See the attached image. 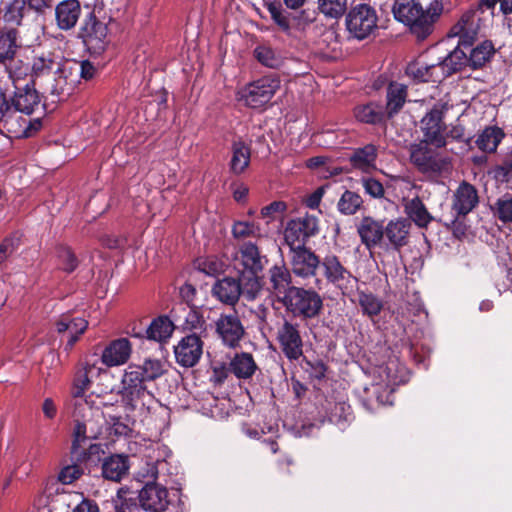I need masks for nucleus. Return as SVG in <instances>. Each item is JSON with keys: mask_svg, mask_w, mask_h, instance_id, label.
<instances>
[{"mask_svg": "<svg viewBox=\"0 0 512 512\" xmlns=\"http://www.w3.org/2000/svg\"><path fill=\"white\" fill-rule=\"evenodd\" d=\"M102 476L110 481L120 482L129 470V460L125 455L114 454L102 462Z\"/></svg>", "mask_w": 512, "mask_h": 512, "instance_id": "37", "label": "nucleus"}, {"mask_svg": "<svg viewBox=\"0 0 512 512\" xmlns=\"http://www.w3.org/2000/svg\"><path fill=\"white\" fill-rule=\"evenodd\" d=\"M328 161V157L315 156L309 158L306 162V165L310 169H321V173L323 174L324 177H327L326 173H328L330 176L339 175L342 172V170L338 167H333L332 169L326 167Z\"/></svg>", "mask_w": 512, "mask_h": 512, "instance_id": "61", "label": "nucleus"}, {"mask_svg": "<svg viewBox=\"0 0 512 512\" xmlns=\"http://www.w3.org/2000/svg\"><path fill=\"white\" fill-rule=\"evenodd\" d=\"M198 268L208 276H218L225 270V264L216 257H207L199 261Z\"/></svg>", "mask_w": 512, "mask_h": 512, "instance_id": "58", "label": "nucleus"}, {"mask_svg": "<svg viewBox=\"0 0 512 512\" xmlns=\"http://www.w3.org/2000/svg\"><path fill=\"white\" fill-rule=\"evenodd\" d=\"M55 327L58 333L70 332L71 336L67 341L66 347L72 348L78 341L79 336L86 331L88 321L83 317H74L71 312H66L61 314L55 321Z\"/></svg>", "mask_w": 512, "mask_h": 512, "instance_id": "28", "label": "nucleus"}, {"mask_svg": "<svg viewBox=\"0 0 512 512\" xmlns=\"http://www.w3.org/2000/svg\"><path fill=\"white\" fill-rule=\"evenodd\" d=\"M91 370L92 367L86 365L76 371L71 384L70 399L67 401L69 410L78 409L79 411L82 410L83 406L95 404L92 399L93 394L86 396V392L91 385L89 377Z\"/></svg>", "mask_w": 512, "mask_h": 512, "instance_id": "19", "label": "nucleus"}, {"mask_svg": "<svg viewBox=\"0 0 512 512\" xmlns=\"http://www.w3.org/2000/svg\"><path fill=\"white\" fill-rule=\"evenodd\" d=\"M358 301L363 313L369 317L377 316L383 308L382 301L372 293L360 292Z\"/></svg>", "mask_w": 512, "mask_h": 512, "instance_id": "54", "label": "nucleus"}, {"mask_svg": "<svg viewBox=\"0 0 512 512\" xmlns=\"http://www.w3.org/2000/svg\"><path fill=\"white\" fill-rule=\"evenodd\" d=\"M280 86L281 81L278 76H263L247 84L239 92L240 100L249 108H261L270 102Z\"/></svg>", "mask_w": 512, "mask_h": 512, "instance_id": "12", "label": "nucleus"}, {"mask_svg": "<svg viewBox=\"0 0 512 512\" xmlns=\"http://www.w3.org/2000/svg\"><path fill=\"white\" fill-rule=\"evenodd\" d=\"M512 175V153L504 158L495 168V177L502 181H509Z\"/></svg>", "mask_w": 512, "mask_h": 512, "instance_id": "64", "label": "nucleus"}, {"mask_svg": "<svg viewBox=\"0 0 512 512\" xmlns=\"http://www.w3.org/2000/svg\"><path fill=\"white\" fill-rule=\"evenodd\" d=\"M386 110L388 117L398 113L406 102L407 86L398 82H391L387 87Z\"/></svg>", "mask_w": 512, "mask_h": 512, "instance_id": "46", "label": "nucleus"}, {"mask_svg": "<svg viewBox=\"0 0 512 512\" xmlns=\"http://www.w3.org/2000/svg\"><path fill=\"white\" fill-rule=\"evenodd\" d=\"M265 6L271 19L286 35H291L292 30L305 31L316 21L318 16L316 9H303L302 7L299 10L290 12L283 8L282 4L278 2H269Z\"/></svg>", "mask_w": 512, "mask_h": 512, "instance_id": "7", "label": "nucleus"}, {"mask_svg": "<svg viewBox=\"0 0 512 512\" xmlns=\"http://www.w3.org/2000/svg\"><path fill=\"white\" fill-rule=\"evenodd\" d=\"M440 0H433L424 8L419 0H395L394 18L409 28L418 40H424L434 31L435 23L443 13Z\"/></svg>", "mask_w": 512, "mask_h": 512, "instance_id": "3", "label": "nucleus"}, {"mask_svg": "<svg viewBox=\"0 0 512 512\" xmlns=\"http://www.w3.org/2000/svg\"><path fill=\"white\" fill-rule=\"evenodd\" d=\"M276 341L281 352L289 361H297L303 356L304 341L300 324L284 319L277 328Z\"/></svg>", "mask_w": 512, "mask_h": 512, "instance_id": "14", "label": "nucleus"}, {"mask_svg": "<svg viewBox=\"0 0 512 512\" xmlns=\"http://www.w3.org/2000/svg\"><path fill=\"white\" fill-rule=\"evenodd\" d=\"M240 258L245 274H260L268 260L261 255L258 247L252 242H246L240 247Z\"/></svg>", "mask_w": 512, "mask_h": 512, "instance_id": "29", "label": "nucleus"}, {"mask_svg": "<svg viewBox=\"0 0 512 512\" xmlns=\"http://www.w3.org/2000/svg\"><path fill=\"white\" fill-rule=\"evenodd\" d=\"M427 142L420 141L410 144L408 148L411 164L422 174H440L444 170L446 161L429 147Z\"/></svg>", "mask_w": 512, "mask_h": 512, "instance_id": "16", "label": "nucleus"}, {"mask_svg": "<svg viewBox=\"0 0 512 512\" xmlns=\"http://www.w3.org/2000/svg\"><path fill=\"white\" fill-rule=\"evenodd\" d=\"M281 302L287 312L303 320L316 318L323 310V299L319 293L303 287H289Z\"/></svg>", "mask_w": 512, "mask_h": 512, "instance_id": "5", "label": "nucleus"}, {"mask_svg": "<svg viewBox=\"0 0 512 512\" xmlns=\"http://www.w3.org/2000/svg\"><path fill=\"white\" fill-rule=\"evenodd\" d=\"M251 146L242 139L233 140L231 144V159L229 168L231 173L241 175L250 165Z\"/></svg>", "mask_w": 512, "mask_h": 512, "instance_id": "35", "label": "nucleus"}, {"mask_svg": "<svg viewBox=\"0 0 512 512\" xmlns=\"http://www.w3.org/2000/svg\"><path fill=\"white\" fill-rule=\"evenodd\" d=\"M317 11L328 19H339L347 10V0H317Z\"/></svg>", "mask_w": 512, "mask_h": 512, "instance_id": "50", "label": "nucleus"}, {"mask_svg": "<svg viewBox=\"0 0 512 512\" xmlns=\"http://www.w3.org/2000/svg\"><path fill=\"white\" fill-rule=\"evenodd\" d=\"M5 67L14 86H18L17 82L19 80H23L27 76L31 77V64L24 63L22 60L14 58L13 62H9Z\"/></svg>", "mask_w": 512, "mask_h": 512, "instance_id": "55", "label": "nucleus"}, {"mask_svg": "<svg viewBox=\"0 0 512 512\" xmlns=\"http://www.w3.org/2000/svg\"><path fill=\"white\" fill-rule=\"evenodd\" d=\"M505 136L506 134L502 128L496 125L486 126L478 134L475 145L484 153H494Z\"/></svg>", "mask_w": 512, "mask_h": 512, "instance_id": "42", "label": "nucleus"}, {"mask_svg": "<svg viewBox=\"0 0 512 512\" xmlns=\"http://www.w3.org/2000/svg\"><path fill=\"white\" fill-rule=\"evenodd\" d=\"M81 37L89 49L95 52L103 51L108 44L107 24L90 13L81 28Z\"/></svg>", "mask_w": 512, "mask_h": 512, "instance_id": "20", "label": "nucleus"}, {"mask_svg": "<svg viewBox=\"0 0 512 512\" xmlns=\"http://www.w3.org/2000/svg\"><path fill=\"white\" fill-rule=\"evenodd\" d=\"M355 118L366 124H380L385 117L383 107L375 102L361 104L354 108Z\"/></svg>", "mask_w": 512, "mask_h": 512, "instance_id": "47", "label": "nucleus"}, {"mask_svg": "<svg viewBox=\"0 0 512 512\" xmlns=\"http://www.w3.org/2000/svg\"><path fill=\"white\" fill-rule=\"evenodd\" d=\"M253 53L257 61L265 67L275 69L282 65V57L271 46L258 45Z\"/></svg>", "mask_w": 512, "mask_h": 512, "instance_id": "51", "label": "nucleus"}, {"mask_svg": "<svg viewBox=\"0 0 512 512\" xmlns=\"http://www.w3.org/2000/svg\"><path fill=\"white\" fill-rule=\"evenodd\" d=\"M203 353V341L196 335L183 337L174 347L176 362L182 367H193L201 359Z\"/></svg>", "mask_w": 512, "mask_h": 512, "instance_id": "23", "label": "nucleus"}, {"mask_svg": "<svg viewBox=\"0 0 512 512\" xmlns=\"http://www.w3.org/2000/svg\"><path fill=\"white\" fill-rule=\"evenodd\" d=\"M175 325L168 316H158L146 329V338L156 342H165L174 331Z\"/></svg>", "mask_w": 512, "mask_h": 512, "instance_id": "45", "label": "nucleus"}, {"mask_svg": "<svg viewBox=\"0 0 512 512\" xmlns=\"http://www.w3.org/2000/svg\"><path fill=\"white\" fill-rule=\"evenodd\" d=\"M76 69L71 67L69 60H66L62 61L55 70L50 94L58 101L68 99L77 89L79 79H77Z\"/></svg>", "mask_w": 512, "mask_h": 512, "instance_id": "17", "label": "nucleus"}, {"mask_svg": "<svg viewBox=\"0 0 512 512\" xmlns=\"http://www.w3.org/2000/svg\"><path fill=\"white\" fill-rule=\"evenodd\" d=\"M494 216L502 223L512 222V195L505 194L498 198L491 207Z\"/></svg>", "mask_w": 512, "mask_h": 512, "instance_id": "53", "label": "nucleus"}, {"mask_svg": "<svg viewBox=\"0 0 512 512\" xmlns=\"http://www.w3.org/2000/svg\"><path fill=\"white\" fill-rule=\"evenodd\" d=\"M379 377L382 385H377L376 389L384 386L390 392L394 391V387L405 383L408 380L407 369L397 360H389L385 366L379 368Z\"/></svg>", "mask_w": 512, "mask_h": 512, "instance_id": "30", "label": "nucleus"}, {"mask_svg": "<svg viewBox=\"0 0 512 512\" xmlns=\"http://www.w3.org/2000/svg\"><path fill=\"white\" fill-rule=\"evenodd\" d=\"M215 330L223 345L229 348L238 347L245 335V328L236 312L220 314L215 322Z\"/></svg>", "mask_w": 512, "mask_h": 512, "instance_id": "18", "label": "nucleus"}, {"mask_svg": "<svg viewBox=\"0 0 512 512\" xmlns=\"http://www.w3.org/2000/svg\"><path fill=\"white\" fill-rule=\"evenodd\" d=\"M457 53L461 70L469 68L472 71L484 70L489 67L496 56L497 49L490 39L476 41L469 47L454 48Z\"/></svg>", "mask_w": 512, "mask_h": 512, "instance_id": "9", "label": "nucleus"}, {"mask_svg": "<svg viewBox=\"0 0 512 512\" xmlns=\"http://www.w3.org/2000/svg\"><path fill=\"white\" fill-rule=\"evenodd\" d=\"M69 63L72 68H77L76 69L77 79L80 80L82 78L85 80H90L93 78L96 69H95L94 65L91 62H89L88 60H84V61L69 60Z\"/></svg>", "mask_w": 512, "mask_h": 512, "instance_id": "62", "label": "nucleus"}, {"mask_svg": "<svg viewBox=\"0 0 512 512\" xmlns=\"http://www.w3.org/2000/svg\"><path fill=\"white\" fill-rule=\"evenodd\" d=\"M61 60L55 57L52 53H42L33 57L31 63V78L35 82L36 78H40L50 73H54L55 70L61 64Z\"/></svg>", "mask_w": 512, "mask_h": 512, "instance_id": "44", "label": "nucleus"}, {"mask_svg": "<svg viewBox=\"0 0 512 512\" xmlns=\"http://www.w3.org/2000/svg\"><path fill=\"white\" fill-rule=\"evenodd\" d=\"M362 204V197L358 193L346 190L340 197L337 208L343 215H354Z\"/></svg>", "mask_w": 512, "mask_h": 512, "instance_id": "52", "label": "nucleus"}, {"mask_svg": "<svg viewBox=\"0 0 512 512\" xmlns=\"http://www.w3.org/2000/svg\"><path fill=\"white\" fill-rule=\"evenodd\" d=\"M453 107L447 99H439L421 119V131L424 139L431 146L443 148L446 146L447 126L444 116Z\"/></svg>", "mask_w": 512, "mask_h": 512, "instance_id": "8", "label": "nucleus"}, {"mask_svg": "<svg viewBox=\"0 0 512 512\" xmlns=\"http://www.w3.org/2000/svg\"><path fill=\"white\" fill-rule=\"evenodd\" d=\"M458 60L457 53L452 50L439 62L430 64L431 82H441L447 77L462 71Z\"/></svg>", "mask_w": 512, "mask_h": 512, "instance_id": "41", "label": "nucleus"}, {"mask_svg": "<svg viewBox=\"0 0 512 512\" xmlns=\"http://www.w3.org/2000/svg\"><path fill=\"white\" fill-rule=\"evenodd\" d=\"M259 232V227L248 221H236L232 226V235L234 238H247L255 236Z\"/></svg>", "mask_w": 512, "mask_h": 512, "instance_id": "60", "label": "nucleus"}, {"mask_svg": "<svg viewBox=\"0 0 512 512\" xmlns=\"http://www.w3.org/2000/svg\"><path fill=\"white\" fill-rule=\"evenodd\" d=\"M81 14L78 0H63L55 8L56 22L61 30L73 28Z\"/></svg>", "mask_w": 512, "mask_h": 512, "instance_id": "34", "label": "nucleus"}, {"mask_svg": "<svg viewBox=\"0 0 512 512\" xmlns=\"http://www.w3.org/2000/svg\"><path fill=\"white\" fill-rule=\"evenodd\" d=\"M406 74L416 82H431L430 65L420 61L410 62L406 67Z\"/></svg>", "mask_w": 512, "mask_h": 512, "instance_id": "57", "label": "nucleus"}, {"mask_svg": "<svg viewBox=\"0 0 512 512\" xmlns=\"http://www.w3.org/2000/svg\"><path fill=\"white\" fill-rule=\"evenodd\" d=\"M326 414L330 423L345 430L353 421L354 415L347 401L326 399Z\"/></svg>", "mask_w": 512, "mask_h": 512, "instance_id": "31", "label": "nucleus"}, {"mask_svg": "<svg viewBox=\"0 0 512 512\" xmlns=\"http://www.w3.org/2000/svg\"><path fill=\"white\" fill-rule=\"evenodd\" d=\"M289 261L291 271L303 280L313 279L315 287L322 288L323 281L317 277V270L321 268L322 259L307 246L289 248Z\"/></svg>", "mask_w": 512, "mask_h": 512, "instance_id": "11", "label": "nucleus"}, {"mask_svg": "<svg viewBox=\"0 0 512 512\" xmlns=\"http://www.w3.org/2000/svg\"><path fill=\"white\" fill-rule=\"evenodd\" d=\"M132 354V344L127 338H118L109 342L101 353V362L106 367L126 364Z\"/></svg>", "mask_w": 512, "mask_h": 512, "instance_id": "25", "label": "nucleus"}, {"mask_svg": "<svg viewBox=\"0 0 512 512\" xmlns=\"http://www.w3.org/2000/svg\"><path fill=\"white\" fill-rule=\"evenodd\" d=\"M21 48L19 32L16 28H0V64L7 66L13 62Z\"/></svg>", "mask_w": 512, "mask_h": 512, "instance_id": "33", "label": "nucleus"}, {"mask_svg": "<svg viewBox=\"0 0 512 512\" xmlns=\"http://www.w3.org/2000/svg\"><path fill=\"white\" fill-rule=\"evenodd\" d=\"M243 290L240 287V281L233 277H224L218 279L212 286V296L219 302L229 306H235Z\"/></svg>", "mask_w": 512, "mask_h": 512, "instance_id": "27", "label": "nucleus"}, {"mask_svg": "<svg viewBox=\"0 0 512 512\" xmlns=\"http://www.w3.org/2000/svg\"><path fill=\"white\" fill-rule=\"evenodd\" d=\"M376 10L368 4H357L346 14L348 32L356 39L363 40L377 29Z\"/></svg>", "mask_w": 512, "mask_h": 512, "instance_id": "13", "label": "nucleus"}, {"mask_svg": "<svg viewBox=\"0 0 512 512\" xmlns=\"http://www.w3.org/2000/svg\"><path fill=\"white\" fill-rule=\"evenodd\" d=\"M362 185L365 193L371 197L382 198L384 196L385 190L383 184L380 181L371 177H363Z\"/></svg>", "mask_w": 512, "mask_h": 512, "instance_id": "63", "label": "nucleus"}, {"mask_svg": "<svg viewBox=\"0 0 512 512\" xmlns=\"http://www.w3.org/2000/svg\"><path fill=\"white\" fill-rule=\"evenodd\" d=\"M361 242L368 250L378 246L384 237L383 225L372 217H363L357 226Z\"/></svg>", "mask_w": 512, "mask_h": 512, "instance_id": "32", "label": "nucleus"}, {"mask_svg": "<svg viewBox=\"0 0 512 512\" xmlns=\"http://www.w3.org/2000/svg\"><path fill=\"white\" fill-rule=\"evenodd\" d=\"M165 363L156 358H146L141 364H129L121 378L118 395L127 411H149L155 400L147 383L155 381L166 373Z\"/></svg>", "mask_w": 512, "mask_h": 512, "instance_id": "1", "label": "nucleus"}, {"mask_svg": "<svg viewBox=\"0 0 512 512\" xmlns=\"http://www.w3.org/2000/svg\"><path fill=\"white\" fill-rule=\"evenodd\" d=\"M240 287L243 290L241 296L248 302L255 301L263 291V285L259 274L242 273Z\"/></svg>", "mask_w": 512, "mask_h": 512, "instance_id": "49", "label": "nucleus"}, {"mask_svg": "<svg viewBox=\"0 0 512 512\" xmlns=\"http://www.w3.org/2000/svg\"><path fill=\"white\" fill-rule=\"evenodd\" d=\"M99 402L83 406L82 410H71L74 419L73 439L71 445V457L79 463L88 459V442L99 438L103 431V423L106 421L98 405H107L100 395L96 396Z\"/></svg>", "mask_w": 512, "mask_h": 512, "instance_id": "2", "label": "nucleus"}, {"mask_svg": "<svg viewBox=\"0 0 512 512\" xmlns=\"http://www.w3.org/2000/svg\"><path fill=\"white\" fill-rule=\"evenodd\" d=\"M403 208L408 219L414 222L419 228H427L434 220L433 216L418 196L412 199H405Z\"/></svg>", "mask_w": 512, "mask_h": 512, "instance_id": "38", "label": "nucleus"}, {"mask_svg": "<svg viewBox=\"0 0 512 512\" xmlns=\"http://www.w3.org/2000/svg\"><path fill=\"white\" fill-rule=\"evenodd\" d=\"M319 232V221L315 215L304 216L290 220L284 231V241L289 248L306 246L309 238Z\"/></svg>", "mask_w": 512, "mask_h": 512, "instance_id": "15", "label": "nucleus"}, {"mask_svg": "<svg viewBox=\"0 0 512 512\" xmlns=\"http://www.w3.org/2000/svg\"><path fill=\"white\" fill-rule=\"evenodd\" d=\"M228 370L238 379H249L255 374L257 365L250 353L241 352L230 360Z\"/></svg>", "mask_w": 512, "mask_h": 512, "instance_id": "43", "label": "nucleus"}, {"mask_svg": "<svg viewBox=\"0 0 512 512\" xmlns=\"http://www.w3.org/2000/svg\"><path fill=\"white\" fill-rule=\"evenodd\" d=\"M377 156V147L367 144L364 147L356 148L349 156V162L354 169L370 173L376 170Z\"/></svg>", "mask_w": 512, "mask_h": 512, "instance_id": "36", "label": "nucleus"}, {"mask_svg": "<svg viewBox=\"0 0 512 512\" xmlns=\"http://www.w3.org/2000/svg\"><path fill=\"white\" fill-rule=\"evenodd\" d=\"M140 506L149 512H163L169 505L168 490L156 483H147L138 495Z\"/></svg>", "mask_w": 512, "mask_h": 512, "instance_id": "24", "label": "nucleus"}, {"mask_svg": "<svg viewBox=\"0 0 512 512\" xmlns=\"http://www.w3.org/2000/svg\"><path fill=\"white\" fill-rule=\"evenodd\" d=\"M269 280L273 290L277 293H286L292 282L291 271L286 265H274L269 269Z\"/></svg>", "mask_w": 512, "mask_h": 512, "instance_id": "48", "label": "nucleus"}, {"mask_svg": "<svg viewBox=\"0 0 512 512\" xmlns=\"http://www.w3.org/2000/svg\"><path fill=\"white\" fill-rule=\"evenodd\" d=\"M57 258L59 261L60 268L67 272H73L78 266V260L71 250L67 246H59L57 248Z\"/></svg>", "mask_w": 512, "mask_h": 512, "instance_id": "56", "label": "nucleus"}, {"mask_svg": "<svg viewBox=\"0 0 512 512\" xmlns=\"http://www.w3.org/2000/svg\"><path fill=\"white\" fill-rule=\"evenodd\" d=\"M479 204L478 191L474 185L462 181L452 196V212L454 220L465 217L472 212Z\"/></svg>", "mask_w": 512, "mask_h": 512, "instance_id": "21", "label": "nucleus"}, {"mask_svg": "<svg viewBox=\"0 0 512 512\" xmlns=\"http://www.w3.org/2000/svg\"><path fill=\"white\" fill-rule=\"evenodd\" d=\"M42 127L40 117L31 119L18 114L10 96L0 89V133L6 132L11 137L28 138Z\"/></svg>", "mask_w": 512, "mask_h": 512, "instance_id": "4", "label": "nucleus"}, {"mask_svg": "<svg viewBox=\"0 0 512 512\" xmlns=\"http://www.w3.org/2000/svg\"><path fill=\"white\" fill-rule=\"evenodd\" d=\"M410 227L407 219L391 220L384 228V236L395 249H399L408 244Z\"/></svg>", "mask_w": 512, "mask_h": 512, "instance_id": "39", "label": "nucleus"}, {"mask_svg": "<svg viewBox=\"0 0 512 512\" xmlns=\"http://www.w3.org/2000/svg\"><path fill=\"white\" fill-rule=\"evenodd\" d=\"M73 460L75 461V463L63 467L58 474V480L62 484H72L74 481L79 479L83 474L82 467L77 464L79 461H76L75 459Z\"/></svg>", "mask_w": 512, "mask_h": 512, "instance_id": "59", "label": "nucleus"}, {"mask_svg": "<svg viewBox=\"0 0 512 512\" xmlns=\"http://www.w3.org/2000/svg\"><path fill=\"white\" fill-rule=\"evenodd\" d=\"M14 88L10 98L18 114H25L27 117L41 107V97L33 80H29L24 86H14Z\"/></svg>", "mask_w": 512, "mask_h": 512, "instance_id": "22", "label": "nucleus"}, {"mask_svg": "<svg viewBox=\"0 0 512 512\" xmlns=\"http://www.w3.org/2000/svg\"><path fill=\"white\" fill-rule=\"evenodd\" d=\"M482 15L483 10L480 7H469L459 14L447 33L448 38L457 39L455 48L463 49L478 41L484 24Z\"/></svg>", "mask_w": 512, "mask_h": 512, "instance_id": "6", "label": "nucleus"}, {"mask_svg": "<svg viewBox=\"0 0 512 512\" xmlns=\"http://www.w3.org/2000/svg\"><path fill=\"white\" fill-rule=\"evenodd\" d=\"M26 11V0H12L2 3L0 7V21L4 23L3 28L20 26Z\"/></svg>", "mask_w": 512, "mask_h": 512, "instance_id": "40", "label": "nucleus"}, {"mask_svg": "<svg viewBox=\"0 0 512 512\" xmlns=\"http://www.w3.org/2000/svg\"><path fill=\"white\" fill-rule=\"evenodd\" d=\"M320 269L326 283L333 286L343 296L349 295L358 282V279L335 254L324 256Z\"/></svg>", "mask_w": 512, "mask_h": 512, "instance_id": "10", "label": "nucleus"}, {"mask_svg": "<svg viewBox=\"0 0 512 512\" xmlns=\"http://www.w3.org/2000/svg\"><path fill=\"white\" fill-rule=\"evenodd\" d=\"M183 319L180 315H175V321L183 332H189V335H196L202 339L207 337V322L203 315L196 309L182 307Z\"/></svg>", "mask_w": 512, "mask_h": 512, "instance_id": "26", "label": "nucleus"}]
</instances>
